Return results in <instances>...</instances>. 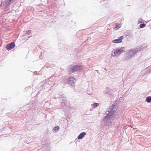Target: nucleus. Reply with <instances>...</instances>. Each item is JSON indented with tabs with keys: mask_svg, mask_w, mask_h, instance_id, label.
Returning <instances> with one entry per match:
<instances>
[{
	"mask_svg": "<svg viewBox=\"0 0 151 151\" xmlns=\"http://www.w3.org/2000/svg\"><path fill=\"white\" fill-rule=\"evenodd\" d=\"M124 38V37L123 36H121L120 38L114 40V43H119L121 42L122 41V40Z\"/></svg>",
	"mask_w": 151,
	"mask_h": 151,
	"instance_id": "5",
	"label": "nucleus"
},
{
	"mask_svg": "<svg viewBox=\"0 0 151 151\" xmlns=\"http://www.w3.org/2000/svg\"><path fill=\"white\" fill-rule=\"evenodd\" d=\"M146 26L145 24L143 23L139 25V27L141 28H144Z\"/></svg>",
	"mask_w": 151,
	"mask_h": 151,
	"instance_id": "12",
	"label": "nucleus"
},
{
	"mask_svg": "<svg viewBox=\"0 0 151 151\" xmlns=\"http://www.w3.org/2000/svg\"><path fill=\"white\" fill-rule=\"evenodd\" d=\"M15 0H5V2L6 5H9L12 3Z\"/></svg>",
	"mask_w": 151,
	"mask_h": 151,
	"instance_id": "9",
	"label": "nucleus"
},
{
	"mask_svg": "<svg viewBox=\"0 0 151 151\" xmlns=\"http://www.w3.org/2000/svg\"><path fill=\"white\" fill-rule=\"evenodd\" d=\"M82 67L81 66H78L75 65L73 67L71 68V70L72 72H75L77 71L78 70H79L82 68Z\"/></svg>",
	"mask_w": 151,
	"mask_h": 151,
	"instance_id": "4",
	"label": "nucleus"
},
{
	"mask_svg": "<svg viewBox=\"0 0 151 151\" xmlns=\"http://www.w3.org/2000/svg\"><path fill=\"white\" fill-rule=\"evenodd\" d=\"M75 81L76 79L74 77L70 78L68 80V83L70 84L73 85L75 84Z\"/></svg>",
	"mask_w": 151,
	"mask_h": 151,
	"instance_id": "7",
	"label": "nucleus"
},
{
	"mask_svg": "<svg viewBox=\"0 0 151 151\" xmlns=\"http://www.w3.org/2000/svg\"><path fill=\"white\" fill-rule=\"evenodd\" d=\"M124 47H121L120 49L118 48L114 52V54L116 56H118L124 52Z\"/></svg>",
	"mask_w": 151,
	"mask_h": 151,
	"instance_id": "2",
	"label": "nucleus"
},
{
	"mask_svg": "<svg viewBox=\"0 0 151 151\" xmlns=\"http://www.w3.org/2000/svg\"><path fill=\"white\" fill-rule=\"evenodd\" d=\"M141 50V47H138L136 48L129 49L126 51L127 54L124 57L123 60L124 61L128 60L133 57L134 55L137 53L139 51H140Z\"/></svg>",
	"mask_w": 151,
	"mask_h": 151,
	"instance_id": "1",
	"label": "nucleus"
},
{
	"mask_svg": "<svg viewBox=\"0 0 151 151\" xmlns=\"http://www.w3.org/2000/svg\"><path fill=\"white\" fill-rule=\"evenodd\" d=\"M31 32V31L30 30L28 31V33H30Z\"/></svg>",
	"mask_w": 151,
	"mask_h": 151,
	"instance_id": "17",
	"label": "nucleus"
},
{
	"mask_svg": "<svg viewBox=\"0 0 151 151\" xmlns=\"http://www.w3.org/2000/svg\"><path fill=\"white\" fill-rule=\"evenodd\" d=\"M142 19H140V20H138V23L139 24H140V23H142Z\"/></svg>",
	"mask_w": 151,
	"mask_h": 151,
	"instance_id": "15",
	"label": "nucleus"
},
{
	"mask_svg": "<svg viewBox=\"0 0 151 151\" xmlns=\"http://www.w3.org/2000/svg\"><path fill=\"white\" fill-rule=\"evenodd\" d=\"M99 105V104L98 103H95L93 104V107H96L98 106Z\"/></svg>",
	"mask_w": 151,
	"mask_h": 151,
	"instance_id": "14",
	"label": "nucleus"
},
{
	"mask_svg": "<svg viewBox=\"0 0 151 151\" xmlns=\"http://www.w3.org/2000/svg\"><path fill=\"white\" fill-rule=\"evenodd\" d=\"M115 27H114V29L116 30H118L121 27L120 24L118 23L115 24Z\"/></svg>",
	"mask_w": 151,
	"mask_h": 151,
	"instance_id": "10",
	"label": "nucleus"
},
{
	"mask_svg": "<svg viewBox=\"0 0 151 151\" xmlns=\"http://www.w3.org/2000/svg\"><path fill=\"white\" fill-rule=\"evenodd\" d=\"M86 133L85 132H83L80 134L78 137V139H81L86 135Z\"/></svg>",
	"mask_w": 151,
	"mask_h": 151,
	"instance_id": "8",
	"label": "nucleus"
},
{
	"mask_svg": "<svg viewBox=\"0 0 151 151\" xmlns=\"http://www.w3.org/2000/svg\"><path fill=\"white\" fill-rule=\"evenodd\" d=\"M119 100H119L118 99L117 101L114 102V111L117 109L118 108L117 106L120 104V103H119Z\"/></svg>",
	"mask_w": 151,
	"mask_h": 151,
	"instance_id": "6",
	"label": "nucleus"
},
{
	"mask_svg": "<svg viewBox=\"0 0 151 151\" xmlns=\"http://www.w3.org/2000/svg\"><path fill=\"white\" fill-rule=\"evenodd\" d=\"M151 69V66H149L148 67L146 68V69Z\"/></svg>",
	"mask_w": 151,
	"mask_h": 151,
	"instance_id": "16",
	"label": "nucleus"
},
{
	"mask_svg": "<svg viewBox=\"0 0 151 151\" xmlns=\"http://www.w3.org/2000/svg\"><path fill=\"white\" fill-rule=\"evenodd\" d=\"M59 129V127L58 126L55 127L54 128V130L56 132Z\"/></svg>",
	"mask_w": 151,
	"mask_h": 151,
	"instance_id": "13",
	"label": "nucleus"
},
{
	"mask_svg": "<svg viewBox=\"0 0 151 151\" xmlns=\"http://www.w3.org/2000/svg\"><path fill=\"white\" fill-rule=\"evenodd\" d=\"M15 44L14 42H12L9 44L6 45V48L7 49L10 50L11 49H12L15 47Z\"/></svg>",
	"mask_w": 151,
	"mask_h": 151,
	"instance_id": "3",
	"label": "nucleus"
},
{
	"mask_svg": "<svg viewBox=\"0 0 151 151\" xmlns=\"http://www.w3.org/2000/svg\"><path fill=\"white\" fill-rule=\"evenodd\" d=\"M146 101L147 103H150L151 102V97L148 96L146 99Z\"/></svg>",
	"mask_w": 151,
	"mask_h": 151,
	"instance_id": "11",
	"label": "nucleus"
}]
</instances>
